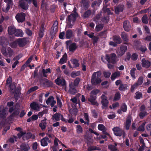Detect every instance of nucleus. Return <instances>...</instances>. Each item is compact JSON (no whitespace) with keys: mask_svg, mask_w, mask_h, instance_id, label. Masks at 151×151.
Instances as JSON below:
<instances>
[{"mask_svg":"<svg viewBox=\"0 0 151 151\" xmlns=\"http://www.w3.org/2000/svg\"><path fill=\"white\" fill-rule=\"evenodd\" d=\"M139 85L136 82L133 85H132L131 87V91L133 92L134 90V89L136 88L138 86H139Z\"/></svg>","mask_w":151,"mask_h":151,"instance_id":"nucleus-60","label":"nucleus"},{"mask_svg":"<svg viewBox=\"0 0 151 151\" xmlns=\"http://www.w3.org/2000/svg\"><path fill=\"white\" fill-rule=\"evenodd\" d=\"M4 1L7 3L6 7L3 8V10L5 12H6L9 9L10 6L13 5L12 0H4Z\"/></svg>","mask_w":151,"mask_h":151,"instance_id":"nucleus-10","label":"nucleus"},{"mask_svg":"<svg viewBox=\"0 0 151 151\" xmlns=\"http://www.w3.org/2000/svg\"><path fill=\"white\" fill-rule=\"evenodd\" d=\"M131 58V54L130 53L128 52L126 54V55L124 59L125 61L129 60Z\"/></svg>","mask_w":151,"mask_h":151,"instance_id":"nucleus-62","label":"nucleus"},{"mask_svg":"<svg viewBox=\"0 0 151 151\" xmlns=\"http://www.w3.org/2000/svg\"><path fill=\"white\" fill-rule=\"evenodd\" d=\"M17 40H16L10 43L9 45L12 47L13 48H15L17 46Z\"/></svg>","mask_w":151,"mask_h":151,"instance_id":"nucleus-51","label":"nucleus"},{"mask_svg":"<svg viewBox=\"0 0 151 151\" xmlns=\"http://www.w3.org/2000/svg\"><path fill=\"white\" fill-rule=\"evenodd\" d=\"M40 142L41 145L44 147L47 146L48 143H50L51 142V141L47 137L43 138L41 140Z\"/></svg>","mask_w":151,"mask_h":151,"instance_id":"nucleus-19","label":"nucleus"},{"mask_svg":"<svg viewBox=\"0 0 151 151\" xmlns=\"http://www.w3.org/2000/svg\"><path fill=\"white\" fill-rule=\"evenodd\" d=\"M25 1L27 2L28 4H30L32 2H33V3L34 5L36 7H37V3L35 0H24Z\"/></svg>","mask_w":151,"mask_h":151,"instance_id":"nucleus-52","label":"nucleus"},{"mask_svg":"<svg viewBox=\"0 0 151 151\" xmlns=\"http://www.w3.org/2000/svg\"><path fill=\"white\" fill-rule=\"evenodd\" d=\"M106 59L109 63L111 62L113 63H115L117 61V57L115 53H112L109 56L106 55Z\"/></svg>","mask_w":151,"mask_h":151,"instance_id":"nucleus-5","label":"nucleus"},{"mask_svg":"<svg viewBox=\"0 0 151 151\" xmlns=\"http://www.w3.org/2000/svg\"><path fill=\"white\" fill-rule=\"evenodd\" d=\"M123 27L125 31L127 32L129 31L130 29L131 26L128 21H126L124 22Z\"/></svg>","mask_w":151,"mask_h":151,"instance_id":"nucleus-21","label":"nucleus"},{"mask_svg":"<svg viewBox=\"0 0 151 151\" xmlns=\"http://www.w3.org/2000/svg\"><path fill=\"white\" fill-rule=\"evenodd\" d=\"M121 37L122 39L125 41L127 42L129 40L128 36L125 32H122L121 35Z\"/></svg>","mask_w":151,"mask_h":151,"instance_id":"nucleus-35","label":"nucleus"},{"mask_svg":"<svg viewBox=\"0 0 151 151\" xmlns=\"http://www.w3.org/2000/svg\"><path fill=\"white\" fill-rule=\"evenodd\" d=\"M67 55L65 53L63 56L62 58L60 59V63L63 64L66 62L67 60Z\"/></svg>","mask_w":151,"mask_h":151,"instance_id":"nucleus-36","label":"nucleus"},{"mask_svg":"<svg viewBox=\"0 0 151 151\" xmlns=\"http://www.w3.org/2000/svg\"><path fill=\"white\" fill-rule=\"evenodd\" d=\"M22 57V55L20 54L14 57L13 58V60H18L19 59H20Z\"/></svg>","mask_w":151,"mask_h":151,"instance_id":"nucleus-63","label":"nucleus"},{"mask_svg":"<svg viewBox=\"0 0 151 151\" xmlns=\"http://www.w3.org/2000/svg\"><path fill=\"white\" fill-rule=\"evenodd\" d=\"M17 43L20 47H23L27 44V41L25 38H19L17 40Z\"/></svg>","mask_w":151,"mask_h":151,"instance_id":"nucleus-17","label":"nucleus"},{"mask_svg":"<svg viewBox=\"0 0 151 151\" xmlns=\"http://www.w3.org/2000/svg\"><path fill=\"white\" fill-rule=\"evenodd\" d=\"M119 104L118 103L116 102L113 104L112 106H110L109 108L111 109H114L119 106Z\"/></svg>","mask_w":151,"mask_h":151,"instance_id":"nucleus-61","label":"nucleus"},{"mask_svg":"<svg viewBox=\"0 0 151 151\" xmlns=\"http://www.w3.org/2000/svg\"><path fill=\"white\" fill-rule=\"evenodd\" d=\"M25 14L24 13H18L16 15L15 18L18 22H22L25 20Z\"/></svg>","mask_w":151,"mask_h":151,"instance_id":"nucleus-7","label":"nucleus"},{"mask_svg":"<svg viewBox=\"0 0 151 151\" xmlns=\"http://www.w3.org/2000/svg\"><path fill=\"white\" fill-rule=\"evenodd\" d=\"M127 50V47L125 45H121L118 49L116 53L119 57L122 56L125 53Z\"/></svg>","mask_w":151,"mask_h":151,"instance_id":"nucleus-6","label":"nucleus"},{"mask_svg":"<svg viewBox=\"0 0 151 151\" xmlns=\"http://www.w3.org/2000/svg\"><path fill=\"white\" fill-rule=\"evenodd\" d=\"M136 70V68H133L131 69L130 71V74L133 79H134L136 78L135 76V71Z\"/></svg>","mask_w":151,"mask_h":151,"instance_id":"nucleus-39","label":"nucleus"},{"mask_svg":"<svg viewBox=\"0 0 151 151\" xmlns=\"http://www.w3.org/2000/svg\"><path fill=\"white\" fill-rule=\"evenodd\" d=\"M16 29L14 26H10L8 28V32L9 34L12 35L15 34Z\"/></svg>","mask_w":151,"mask_h":151,"instance_id":"nucleus-24","label":"nucleus"},{"mask_svg":"<svg viewBox=\"0 0 151 151\" xmlns=\"http://www.w3.org/2000/svg\"><path fill=\"white\" fill-rule=\"evenodd\" d=\"M46 120V118H44V119L42 120L39 124V127L42 130H44L46 129L47 124Z\"/></svg>","mask_w":151,"mask_h":151,"instance_id":"nucleus-20","label":"nucleus"},{"mask_svg":"<svg viewBox=\"0 0 151 151\" xmlns=\"http://www.w3.org/2000/svg\"><path fill=\"white\" fill-rule=\"evenodd\" d=\"M55 81L57 84L60 86H64L65 85V81L61 77L57 78L55 80Z\"/></svg>","mask_w":151,"mask_h":151,"instance_id":"nucleus-12","label":"nucleus"},{"mask_svg":"<svg viewBox=\"0 0 151 151\" xmlns=\"http://www.w3.org/2000/svg\"><path fill=\"white\" fill-rule=\"evenodd\" d=\"M44 29L43 27H42V28H40V32L39 33V35L40 37H42L43 36L44 33Z\"/></svg>","mask_w":151,"mask_h":151,"instance_id":"nucleus-64","label":"nucleus"},{"mask_svg":"<svg viewBox=\"0 0 151 151\" xmlns=\"http://www.w3.org/2000/svg\"><path fill=\"white\" fill-rule=\"evenodd\" d=\"M113 40L116 43L120 44L122 42L121 39L119 36H114Z\"/></svg>","mask_w":151,"mask_h":151,"instance_id":"nucleus-32","label":"nucleus"},{"mask_svg":"<svg viewBox=\"0 0 151 151\" xmlns=\"http://www.w3.org/2000/svg\"><path fill=\"white\" fill-rule=\"evenodd\" d=\"M23 33L21 29H16L15 35L17 37H22L23 36Z\"/></svg>","mask_w":151,"mask_h":151,"instance_id":"nucleus-33","label":"nucleus"},{"mask_svg":"<svg viewBox=\"0 0 151 151\" xmlns=\"http://www.w3.org/2000/svg\"><path fill=\"white\" fill-rule=\"evenodd\" d=\"M120 94L119 92H116L115 94L114 100L115 101L119 100L120 98Z\"/></svg>","mask_w":151,"mask_h":151,"instance_id":"nucleus-58","label":"nucleus"},{"mask_svg":"<svg viewBox=\"0 0 151 151\" xmlns=\"http://www.w3.org/2000/svg\"><path fill=\"white\" fill-rule=\"evenodd\" d=\"M65 36L67 39H70L73 36V34L70 30H68L65 32Z\"/></svg>","mask_w":151,"mask_h":151,"instance_id":"nucleus-27","label":"nucleus"},{"mask_svg":"<svg viewBox=\"0 0 151 151\" xmlns=\"http://www.w3.org/2000/svg\"><path fill=\"white\" fill-rule=\"evenodd\" d=\"M127 110V106L125 104H123L121 106V109L117 111V112L119 114L122 113V111L123 112H126Z\"/></svg>","mask_w":151,"mask_h":151,"instance_id":"nucleus-25","label":"nucleus"},{"mask_svg":"<svg viewBox=\"0 0 151 151\" xmlns=\"http://www.w3.org/2000/svg\"><path fill=\"white\" fill-rule=\"evenodd\" d=\"M142 21L143 23L146 24L148 23L147 17L146 15H145L143 17Z\"/></svg>","mask_w":151,"mask_h":151,"instance_id":"nucleus-59","label":"nucleus"},{"mask_svg":"<svg viewBox=\"0 0 151 151\" xmlns=\"http://www.w3.org/2000/svg\"><path fill=\"white\" fill-rule=\"evenodd\" d=\"M58 22L56 21L53 24V26L51 28L50 33L52 35H54L58 30Z\"/></svg>","mask_w":151,"mask_h":151,"instance_id":"nucleus-9","label":"nucleus"},{"mask_svg":"<svg viewBox=\"0 0 151 151\" xmlns=\"http://www.w3.org/2000/svg\"><path fill=\"white\" fill-rule=\"evenodd\" d=\"M124 8V6L123 5L116 7L115 9V13L117 14H118L119 12H122L123 11Z\"/></svg>","mask_w":151,"mask_h":151,"instance_id":"nucleus-28","label":"nucleus"},{"mask_svg":"<svg viewBox=\"0 0 151 151\" xmlns=\"http://www.w3.org/2000/svg\"><path fill=\"white\" fill-rule=\"evenodd\" d=\"M19 6L22 9L25 10H27L28 8V5L26 3L24 0H20Z\"/></svg>","mask_w":151,"mask_h":151,"instance_id":"nucleus-15","label":"nucleus"},{"mask_svg":"<svg viewBox=\"0 0 151 151\" xmlns=\"http://www.w3.org/2000/svg\"><path fill=\"white\" fill-rule=\"evenodd\" d=\"M141 61L142 65L143 68H147L151 65L150 62L147 60H145V58L142 59Z\"/></svg>","mask_w":151,"mask_h":151,"instance_id":"nucleus-16","label":"nucleus"},{"mask_svg":"<svg viewBox=\"0 0 151 151\" xmlns=\"http://www.w3.org/2000/svg\"><path fill=\"white\" fill-rule=\"evenodd\" d=\"M32 134L30 133L24 134L23 137L24 140L28 139L31 137Z\"/></svg>","mask_w":151,"mask_h":151,"instance_id":"nucleus-47","label":"nucleus"},{"mask_svg":"<svg viewBox=\"0 0 151 151\" xmlns=\"http://www.w3.org/2000/svg\"><path fill=\"white\" fill-rule=\"evenodd\" d=\"M101 74V73L100 71L93 73L91 79V82L92 85H97L100 83L101 82V79L100 77Z\"/></svg>","mask_w":151,"mask_h":151,"instance_id":"nucleus-1","label":"nucleus"},{"mask_svg":"<svg viewBox=\"0 0 151 151\" xmlns=\"http://www.w3.org/2000/svg\"><path fill=\"white\" fill-rule=\"evenodd\" d=\"M7 110V109L6 108L0 110V117L3 118L6 115Z\"/></svg>","mask_w":151,"mask_h":151,"instance_id":"nucleus-29","label":"nucleus"},{"mask_svg":"<svg viewBox=\"0 0 151 151\" xmlns=\"http://www.w3.org/2000/svg\"><path fill=\"white\" fill-rule=\"evenodd\" d=\"M52 119L53 120L55 121H58L60 119H61L63 121L67 122L65 121V119L63 117V116L60 114L56 113L53 115L52 116Z\"/></svg>","mask_w":151,"mask_h":151,"instance_id":"nucleus-8","label":"nucleus"},{"mask_svg":"<svg viewBox=\"0 0 151 151\" xmlns=\"http://www.w3.org/2000/svg\"><path fill=\"white\" fill-rule=\"evenodd\" d=\"M98 128L99 130L102 131L103 134L109 135V134L106 132V128L102 124H99L98 125Z\"/></svg>","mask_w":151,"mask_h":151,"instance_id":"nucleus-22","label":"nucleus"},{"mask_svg":"<svg viewBox=\"0 0 151 151\" xmlns=\"http://www.w3.org/2000/svg\"><path fill=\"white\" fill-rule=\"evenodd\" d=\"M144 79V78L143 76H140L139 78L136 83L139 85L140 86L143 83Z\"/></svg>","mask_w":151,"mask_h":151,"instance_id":"nucleus-41","label":"nucleus"},{"mask_svg":"<svg viewBox=\"0 0 151 151\" xmlns=\"http://www.w3.org/2000/svg\"><path fill=\"white\" fill-rule=\"evenodd\" d=\"M56 101L54 100V98L52 96L49 97L46 101V104L48 105H50L52 107L55 104Z\"/></svg>","mask_w":151,"mask_h":151,"instance_id":"nucleus-18","label":"nucleus"},{"mask_svg":"<svg viewBox=\"0 0 151 151\" xmlns=\"http://www.w3.org/2000/svg\"><path fill=\"white\" fill-rule=\"evenodd\" d=\"M77 14L75 12L73 14H71L69 15L67 18V24L66 27L71 28L74 24L76 20V17L77 16Z\"/></svg>","mask_w":151,"mask_h":151,"instance_id":"nucleus-2","label":"nucleus"},{"mask_svg":"<svg viewBox=\"0 0 151 151\" xmlns=\"http://www.w3.org/2000/svg\"><path fill=\"white\" fill-rule=\"evenodd\" d=\"M101 102L103 107H107L109 104V101L107 97L104 95H102L101 97Z\"/></svg>","mask_w":151,"mask_h":151,"instance_id":"nucleus-13","label":"nucleus"},{"mask_svg":"<svg viewBox=\"0 0 151 151\" xmlns=\"http://www.w3.org/2000/svg\"><path fill=\"white\" fill-rule=\"evenodd\" d=\"M81 74V72L79 71H73L71 73V76L73 78H75L77 76H78Z\"/></svg>","mask_w":151,"mask_h":151,"instance_id":"nucleus-37","label":"nucleus"},{"mask_svg":"<svg viewBox=\"0 0 151 151\" xmlns=\"http://www.w3.org/2000/svg\"><path fill=\"white\" fill-rule=\"evenodd\" d=\"M31 108L35 110H38L39 109V105L36 103L33 102L30 105Z\"/></svg>","mask_w":151,"mask_h":151,"instance_id":"nucleus-30","label":"nucleus"},{"mask_svg":"<svg viewBox=\"0 0 151 151\" xmlns=\"http://www.w3.org/2000/svg\"><path fill=\"white\" fill-rule=\"evenodd\" d=\"M146 122H143L137 129V130L139 131H144L145 130L144 126Z\"/></svg>","mask_w":151,"mask_h":151,"instance_id":"nucleus-43","label":"nucleus"},{"mask_svg":"<svg viewBox=\"0 0 151 151\" xmlns=\"http://www.w3.org/2000/svg\"><path fill=\"white\" fill-rule=\"evenodd\" d=\"M101 3L100 0L98 2L94 1L92 3V7H95V6H99Z\"/></svg>","mask_w":151,"mask_h":151,"instance_id":"nucleus-55","label":"nucleus"},{"mask_svg":"<svg viewBox=\"0 0 151 151\" xmlns=\"http://www.w3.org/2000/svg\"><path fill=\"white\" fill-rule=\"evenodd\" d=\"M104 76L106 78H109L111 75V73L108 71H106L103 73Z\"/></svg>","mask_w":151,"mask_h":151,"instance_id":"nucleus-56","label":"nucleus"},{"mask_svg":"<svg viewBox=\"0 0 151 151\" xmlns=\"http://www.w3.org/2000/svg\"><path fill=\"white\" fill-rule=\"evenodd\" d=\"M69 87L70 89L69 91L70 93L72 94H74L76 93V90L72 87L71 84H70Z\"/></svg>","mask_w":151,"mask_h":151,"instance_id":"nucleus-34","label":"nucleus"},{"mask_svg":"<svg viewBox=\"0 0 151 151\" xmlns=\"http://www.w3.org/2000/svg\"><path fill=\"white\" fill-rule=\"evenodd\" d=\"M96 96L90 95V97L88 98V100L92 104L98 106L99 104L96 101Z\"/></svg>","mask_w":151,"mask_h":151,"instance_id":"nucleus-14","label":"nucleus"},{"mask_svg":"<svg viewBox=\"0 0 151 151\" xmlns=\"http://www.w3.org/2000/svg\"><path fill=\"white\" fill-rule=\"evenodd\" d=\"M21 149L24 151H28L30 149V147L27 144H22L20 145Z\"/></svg>","mask_w":151,"mask_h":151,"instance_id":"nucleus-31","label":"nucleus"},{"mask_svg":"<svg viewBox=\"0 0 151 151\" xmlns=\"http://www.w3.org/2000/svg\"><path fill=\"white\" fill-rule=\"evenodd\" d=\"M77 48L76 45L75 43H72L70 45L69 47V50L70 51H73Z\"/></svg>","mask_w":151,"mask_h":151,"instance_id":"nucleus-40","label":"nucleus"},{"mask_svg":"<svg viewBox=\"0 0 151 151\" xmlns=\"http://www.w3.org/2000/svg\"><path fill=\"white\" fill-rule=\"evenodd\" d=\"M127 86L126 84H121L119 88V90L124 91L125 89H127Z\"/></svg>","mask_w":151,"mask_h":151,"instance_id":"nucleus-49","label":"nucleus"},{"mask_svg":"<svg viewBox=\"0 0 151 151\" xmlns=\"http://www.w3.org/2000/svg\"><path fill=\"white\" fill-rule=\"evenodd\" d=\"M88 151H91L95 150H101V149L100 147L95 146H91L88 148Z\"/></svg>","mask_w":151,"mask_h":151,"instance_id":"nucleus-38","label":"nucleus"},{"mask_svg":"<svg viewBox=\"0 0 151 151\" xmlns=\"http://www.w3.org/2000/svg\"><path fill=\"white\" fill-rule=\"evenodd\" d=\"M135 94L136 95L135 96V98L137 99H140L142 96V93L141 92H137Z\"/></svg>","mask_w":151,"mask_h":151,"instance_id":"nucleus-53","label":"nucleus"},{"mask_svg":"<svg viewBox=\"0 0 151 151\" xmlns=\"http://www.w3.org/2000/svg\"><path fill=\"white\" fill-rule=\"evenodd\" d=\"M100 92L99 89H94L92 90L90 93V95L96 96V95Z\"/></svg>","mask_w":151,"mask_h":151,"instance_id":"nucleus-50","label":"nucleus"},{"mask_svg":"<svg viewBox=\"0 0 151 151\" xmlns=\"http://www.w3.org/2000/svg\"><path fill=\"white\" fill-rule=\"evenodd\" d=\"M140 44V42L137 40L135 41L134 42L133 47L134 49L137 50L138 49V46Z\"/></svg>","mask_w":151,"mask_h":151,"instance_id":"nucleus-54","label":"nucleus"},{"mask_svg":"<svg viewBox=\"0 0 151 151\" xmlns=\"http://www.w3.org/2000/svg\"><path fill=\"white\" fill-rule=\"evenodd\" d=\"M116 144L114 145H109L108 146V148L111 151H116L117 150L116 147Z\"/></svg>","mask_w":151,"mask_h":151,"instance_id":"nucleus-44","label":"nucleus"},{"mask_svg":"<svg viewBox=\"0 0 151 151\" xmlns=\"http://www.w3.org/2000/svg\"><path fill=\"white\" fill-rule=\"evenodd\" d=\"M76 132L78 134L82 133L83 132L82 127L80 125H77L76 126Z\"/></svg>","mask_w":151,"mask_h":151,"instance_id":"nucleus-45","label":"nucleus"},{"mask_svg":"<svg viewBox=\"0 0 151 151\" xmlns=\"http://www.w3.org/2000/svg\"><path fill=\"white\" fill-rule=\"evenodd\" d=\"M132 120L131 116H129L127 117L125 123V128L127 129H129Z\"/></svg>","mask_w":151,"mask_h":151,"instance_id":"nucleus-23","label":"nucleus"},{"mask_svg":"<svg viewBox=\"0 0 151 151\" xmlns=\"http://www.w3.org/2000/svg\"><path fill=\"white\" fill-rule=\"evenodd\" d=\"M120 75V72L119 71L115 72L112 74L111 79L112 81H114L116 78L119 77Z\"/></svg>","mask_w":151,"mask_h":151,"instance_id":"nucleus-26","label":"nucleus"},{"mask_svg":"<svg viewBox=\"0 0 151 151\" xmlns=\"http://www.w3.org/2000/svg\"><path fill=\"white\" fill-rule=\"evenodd\" d=\"M1 52L2 54L6 57H11L14 54L13 50L10 47L6 48L4 47H2Z\"/></svg>","mask_w":151,"mask_h":151,"instance_id":"nucleus-3","label":"nucleus"},{"mask_svg":"<svg viewBox=\"0 0 151 151\" xmlns=\"http://www.w3.org/2000/svg\"><path fill=\"white\" fill-rule=\"evenodd\" d=\"M71 62L73 65H71L69 62L68 63V65L70 68H76L79 66V64L77 60L76 59H72L71 60Z\"/></svg>","mask_w":151,"mask_h":151,"instance_id":"nucleus-11","label":"nucleus"},{"mask_svg":"<svg viewBox=\"0 0 151 151\" xmlns=\"http://www.w3.org/2000/svg\"><path fill=\"white\" fill-rule=\"evenodd\" d=\"M114 134L116 136H122L124 137L126 135L124 130L121 129L119 127H115L112 129Z\"/></svg>","mask_w":151,"mask_h":151,"instance_id":"nucleus-4","label":"nucleus"},{"mask_svg":"<svg viewBox=\"0 0 151 151\" xmlns=\"http://www.w3.org/2000/svg\"><path fill=\"white\" fill-rule=\"evenodd\" d=\"M42 73L43 76L45 77H47L46 73H51L50 69L49 68H47L46 70L43 69L42 70Z\"/></svg>","mask_w":151,"mask_h":151,"instance_id":"nucleus-42","label":"nucleus"},{"mask_svg":"<svg viewBox=\"0 0 151 151\" xmlns=\"http://www.w3.org/2000/svg\"><path fill=\"white\" fill-rule=\"evenodd\" d=\"M103 27V25L102 24H101L97 25L96 27V30L97 32H99L101 30Z\"/></svg>","mask_w":151,"mask_h":151,"instance_id":"nucleus-57","label":"nucleus"},{"mask_svg":"<svg viewBox=\"0 0 151 151\" xmlns=\"http://www.w3.org/2000/svg\"><path fill=\"white\" fill-rule=\"evenodd\" d=\"M138 55L136 53L132 54L131 56V59L133 61H135L137 59Z\"/></svg>","mask_w":151,"mask_h":151,"instance_id":"nucleus-48","label":"nucleus"},{"mask_svg":"<svg viewBox=\"0 0 151 151\" xmlns=\"http://www.w3.org/2000/svg\"><path fill=\"white\" fill-rule=\"evenodd\" d=\"M138 49L142 53L145 52L147 50L146 46L143 45H141L139 48H138Z\"/></svg>","mask_w":151,"mask_h":151,"instance_id":"nucleus-46","label":"nucleus"}]
</instances>
